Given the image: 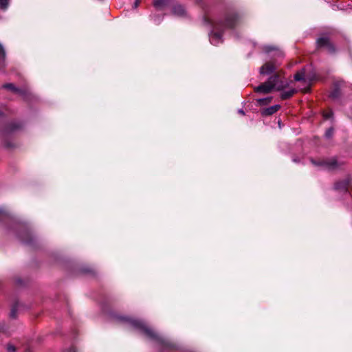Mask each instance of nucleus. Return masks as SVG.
I'll use <instances>...</instances> for the list:
<instances>
[{"instance_id":"obj_1","label":"nucleus","mask_w":352,"mask_h":352,"mask_svg":"<svg viewBox=\"0 0 352 352\" xmlns=\"http://www.w3.org/2000/svg\"><path fill=\"white\" fill-rule=\"evenodd\" d=\"M203 22L205 25L212 28L210 34V43L217 45L223 42V32L227 29L234 28L239 23V16L234 11H228L216 19L205 16Z\"/></svg>"},{"instance_id":"obj_2","label":"nucleus","mask_w":352,"mask_h":352,"mask_svg":"<svg viewBox=\"0 0 352 352\" xmlns=\"http://www.w3.org/2000/svg\"><path fill=\"white\" fill-rule=\"evenodd\" d=\"M112 319L130 325L141 333L145 335L151 341L156 343L158 347L162 350L172 349L175 346L168 339L157 333L141 320L121 316H113Z\"/></svg>"},{"instance_id":"obj_3","label":"nucleus","mask_w":352,"mask_h":352,"mask_svg":"<svg viewBox=\"0 0 352 352\" xmlns=\"http://www.w3.org/2000/svg\"><path fill=\"white\" fill-rule=\"evenodd\" d=\"M286 85L280 80V75L276 73L272 75L267 81L255 87L254 91L261 94H269L274 89H276L278 91L282 90Z\"/></svg>"},{"instance_id":"obj_4","label":"nucleus","mask_w":352,"mask_h":352,"mask_svg":"<svg viewBox=\"0 0 352 352\" xmlns=\"http://www.w3.org/2000/svg\"><path fill=\"white\" fill-rule=\"evenodd\" d=\"M312 164L316 166H324V168L329 170H334L339 168L342 166V163L338 162L336 158H331L326 160H322L316 162L314 160H311Z\"/></svg>"},{"instance_id":"obj_5","label":"nucleus","mask_w":352,"mask_h":352,"mask_svg":"<svg viewBox=\"0 0 352 352\" xmlns=\"http://www.w3.org/2000/svg\"><path fill=\"white\" fill-rule=\"evenodd\" d=\"M277 68L278 65L274 61H269L260 68V74L262 75H268L272 74Z\"/></svg>"},{"instance_id":"obj_6","label":"nucleus","mask_w":352,"mask_h":352,"mask_svg":"<svg viewBox=\"0 0 352 352\" xmlns=\"http://www.w3.org/2000/svg\"><path fill=\"white\" fill-rule=\"evenodd\" d=\"M317 44L320 47H326L329 53H333L336 51L333 45L330 42L327 37L319 38L317 40Z\"/></svg>"},{"instance_id":"obj_7","label":"nucleus","mask_w":352,"mask_h":352,"mask_svg":"<svg viewBox=\"0 0 352 352\" xmlns=\"http://www.w3.org/2000/svg\"><path fill=\"white\" fill-rule=\"evenodd\" d=\"M3 87L18 94L23 97H25L28 94V91L16 87L12 83H7L3 85Z\"/></svg>"},{"instance_id":"obj_8","label":"nucleus","mask_w":352,"mask_h":352,"mask_svg":"<svg viewBox=\"0 0 352 352\" xmlns=\"http://www.w3.org/2000/svg\"><path fill=\"white\" fill-rule=\"evenodd\" d=\"M351 182V179L350 177H347L343 181L338 182L335 184V188L338 190H348L350 184Z\"/></svg>"},{"instance_id":"obj_9","label":"nucleus","mask_w":352,"mask_h":352,"mask_svg":"<svg viewBox=\"0 0 352 352\" xmlns=\"http://www.w3.org/2000/svg\"><path fill=\"white\" fill-rule=\"evenodd\" d=\"M280 106L279 104L271 106L263 109L262 111V115L265 116L273 115L276 111H278L280 109Z\"/></svg>"},{"instance_id":"obj_10","label":"nucleus","mask_w":352,"mask_h":352,"mask_svg":"<svg viewBox=\"0 0 352 352\" xmlns=\"http://www.w3.org/2000/svg\"><path fill=\"white\" fill-rule=\"evenodd\" d=\"M172 12L173 14L178 16H184L186 15V10L182 5H175L173 7Z\"/></svg>"},{"instance_id":"obj_11","label":"nucleus","mask_w":352,"mask_h":352,"mask_svg":"<svg viewBox=\"0 0 352 352\" xmlns=\"http://www.w3.org/2000/svg\"><path fill=\"white\" fill-rule=\"evenodd\" d=\"M19 237L21 238V241L27 244L32 243L33 239L30 235V233L29 231L25 230L23 232V234H20Z\"/></svg>"},{"instance_id":"obj_12","label":"nucleus","mask_w":352,"mask_h":352,"mask_svg":"<svg viewBox=\"0 0 352 352\" xmlns=\"http://www.w3.org/2000/svg\"><path fill=\"white\" fill-rule=\"evenodd\" d=\"M170 0H154L153 6L157 9L161 10L166 6Z\"/></svg>"},{"instance_id":"obj_13","label":"nucleus","mask_w":352,"mask_h":352,"mask_svg":"<svg viewBox=\"0 0 352 352\" xmlns=\"http://www.w3.org/2000/svg\"><path fill=\"white\" fill-rule=\"evenodd\" d=\"M295 93H296V90L295 89L285 91L281 93L280 98L282 100H287L292 97Z\"/></svg>"},{"instance_id":"obj_14","label":"nucleus","mask_w":352,"mask_h":352,"mask_svg":"<svg viewBox=\"0 0 352 352\" xmlns=\"http://www.w3.org/2000/svg\"><path fill=\"white\" fill-rule=\"evenodd\" d=\"M6 59V52L3 45L0 43V67L4 65Z\"/></svg>"},{"instance_id":"obj_15","label":"nucleus","mask_w":352,"mask_h":352,"mask_svg":"<svg viewBox=\"0 0 352 352\" xmlns=\"http://www.w3.org/2000/svg\"><path fill=\"white\" fill-rule=\"evenodd\" d=\"M304 78H305V70L304 69L297 72L294 75V80L296 81H301V80H304Z\"/></svg>"},{"instance_id":"obj_16","label":"nucleus","mask_w":352,"mask_h":352,"mask_svg":"<svg viewBox=\"0 0 352 352\" xmlns=\"http://www.w3.org/2000/svg\"><path fill=\"white\" fill-rule=\"evenodd\" d=\"M8 219H9L8 214L6 211H4L3 210H0V222L5 221Z\"/></svg>"},{"instance_id":"obj_17","label":"nucleus","mask_w":352,"mask_h":352,"mask_svg":"<svg viewBox=\"0 0 352 352\" xmlns=\"http://www.w3.org/2000/svg\"><path fill=\"white\" fill-rule=\"evenodd\" d=\"M340 95V89L338 88H335L334 90L331 93L330 97L333 99H336L339 98Z\"/></svg>"},{"instance_id":"obj_18","label":"nucleus","mask_w":352,"mask_h":352,"mask_svg":"<svg viewBox=\"0 0 352 352\" xmlns=\"http://www.w3.org/2000/svg\"><path fill=\"white\" fill-rule=\"evenodd\" d=\"M21 309H11L10 314H9V316L10 318H12V319H15L17 318L18 315L19 314V311Z\"/></svg>"},{"instance_id":"obj_19","label":"nucleus","mask_w":352,"mask_h":352,"mask_svg":"<svg viewBox=\"0 0 352 352\" xmlns=\"http://www.w3.org/2000/svg\"><path fill=\"white\" fill-rule=\"evenodd\" d=\"M271 100H272V98H261V99L258 100V102L261 105H266L270 102Z\"/></svg>"},{"instance_id":"obj_20","label":"nucleus","mask_w":352,"mask_h":352,"mask_svg":"<svg viewBox=\"0 0 352 352\" xmlns=\"http://www.w3.org/2000/svg\"><path fill=\"white\" fill-rule=\"evenodd\" d=\"M333 131H334V129L333 128L331 127V128H329L326 132H325V137L327 138H330L333 136Z\"/></svg>"},{"instance_id":"obj_21","label":"nucleus","mask_w":352,"mask_h":352,"mask_svg":"<svg viewBox=\"0 0 352 352\" xmlns=\"http://www.w3.org/2000/svg\"><path fill=\"white\" fill-rule=\"evenodd\" d=\"M6 350L8 352H16V348L13 344L9 343L6 345Z\"/></svg>"},{"instance_id":"obj_22","label":"nucleus","mask_w":352,"mask_h":352,"mask_svg":"<svg viewBox=\"0 0 352 352\" xmlns=\"http://www.w3.org/2000/svg\"><path fill=\"white\" fill-rule=\"evenodd\" d=\"M8 6V0H0V8L5 10Z\"/></svg>"},{"instance_id":"obj_23","label":"nucleus","mask_w":352,"mask_h":352,"mask_svg":"<svg viewBox=\"0 0 352 352\" xmlns=\"http://www.w3.org/2000/svg\"><path fill=\"white\" fill-rule=\"evenodd\" d=\"M140 3V0H135L133 7L137 8Z\"/></svg>"},{"instance_id":"obj_24","label":"nucleus","mask_w":352,"mask_h":352,"mask_svg":"<svg viewBox=\"0 0 352 352\" xmlns=\"http://www.w3.org/2000/svg\"><path fill=\"white\" fill-rule=\"evenodd\" d=\"M265 51H266L267 52H271V51L274 50V48L273 47L267 46V47H265Z\"/></svg>"},{"instance_id":"obj_25","label":"nucleus","mask_w":352,"mask_h":352,"mask_svg":"<svg viewBox=\"0 0 352 352\" xmlns=\"http://www.w3.org/2000/svg\"><path fill=\"white\" fill-rule=\"evenodd\" d=\"M332 116V112H329V113H327L325 114H324V116L326 119H329Z\"/></svg>"},{"instance_id":"obj_26","label":"nucleus","mask_w":352,"mask_h":352,"mask_svg":"<svg viewBox=\"0 0 352 352\" xmlns=\"http://www.w3.org/2000/svg\"><path fill=\"white\" fill-rule=\"evenodd\" d=\"M238 112H239L240 114H241V115H245V112H244V111H243V110H242V109H239V110L238 111Z\"/></svg>"},{"instance_id":"obj_27","label":"nucleus","mask_w":352,"mask_h":352,"mask_svg":"<svg viewBox=\"0 0 352 352\" xmlns=\"http://www.w3.org/2000/svg\"><path fill=\"white\" fill-rule=\"evenodd\" d=\"M278 54L279 56H283V53L282 52H280V51H278Z\"/></svg>"},{"instance_id":"obj_28","label":"nucleus","mask_w":352,"mask_h":352,"mask_svg":"<svg viewBox=\"0 0 352 352\" xmlns=\"http://www.w3.org/2000/svg\"><path fill=\"white\" fill-rule=\"evenodd\" d=\"M69 352H76V349L74 348H72Z\"/></svg>"},{"instance_id":"obj_29","label":"nucleus","mask_w":352,"mask_h":352,"mask_svg":"<svg viewBox=\"0 0 352 352\" xmlns=\"http://www.w3.org/2000/svg\"><path fill=\"white\" fill-rule=\"evenodd\" d=\"M294 162H297L298 161H297V160L294 159Z\"/></svg>"}]
</instances>
